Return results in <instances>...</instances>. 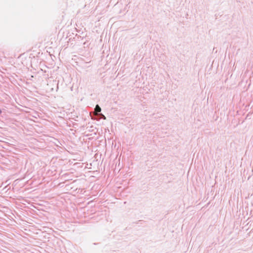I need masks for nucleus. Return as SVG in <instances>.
<instances>
[{
	"instance_id": "obj_1",
	"label": "nucleus",
	"mask_w": 253,
	"mask_h": 253,
	"mask_svg": "<svg viewBox=\"0 0 253 253\" xmlns=\"http://www.w3.org/2000/svg\"><path fill=\"white\" fill-rule=\"evenodd\" d=\"M101 111V108L98 105H97L95 108V114L97 115L98 112H100Z\"/></svg>"
},
{
	"instance_id": "obj_2",
	"label": "nucleus",
	"mask_w": 253,
	"mask_h": 253,
	"mask_svg": "<svg viewBox=\"0 0 253 253\" xmlns=\"http://www.w3.org/2000/svg\"><path fill=\"white\" fill-rule=\"evenodd\" d=\"M1 110L0 109V114H1Z\"/></svg>"
}]
</instances>
